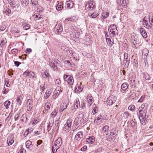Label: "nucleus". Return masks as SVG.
<instances>
[{"label":"nucleus","instance_id":"obj_7","mask_svg":"<svg viewBox=\"0 0 153 153\" xmlns=\"http://www.w3.org/2000/svg\"><path fill=\"white\" fill-rule=\"evenodd\" d=\"M131 42L134 45L136 46V45H137L138 42V40L137 39V37L135 34L133 33L131 35Z\"/></svg>","mask_w":153,"mask_h":153},{"label":"nucleus","instance_id":"obj_55","mask_svg":"<svg viewBox=\"0 0 153 153\" xmlns=\"http://www.w3.org/2000/svg\"><path fill=\"white\" fill-rule=\"evenodd\" d=\"M103 149L102 147H100L96 149V152L100 153L102 152Z\"/></svg>","mask_w":153,"mask_h":153},{"label":"nucleus","instance_id":"obj_24","mask_svg":"<svg viewBox=\"0 0 153 153\" xmlns=\"http://www.w3.org/2000/svg\"><path fill=\"white\" fill-rule=\"evenodd\" d=\"M68 84L69 85H72L74 82L73 78H72L71 75H70L67 79Z\"/></svg>","mask_w":153,"mask_h":153},{"label":"nucleus","instance_id":"obj_60","mask_svg":"<svg viewBox=\"0 0 153 153\" xmlns=\"http://www.w3.org/2000/svg\"><path fill=\"white\" fill-rule=\"evenodd\" d=\"M4 90L3 91V94H7L9 91V89L8 88H4Z\"/></svg>","mask_w":153,"mask_h":153},{"label":"nucleus","instance_id":"obj_20","mask_svg":"<svg viewBox=\"0 0 153 153\" xmlns=\"http://www.w3.org/2000/svg\"><path fill=\"white\" fill-rule=\"evenodd\" d=\"M51 103L50 101H47L45 103L44 108L45 111H48L50 109Z\"/></svg>","mask_w":153,"mask_h":153},{"label":"nucleus","instance_id":"obj_11","mask_svg":"<svg viewBox=\"0 0 153 153\" xmlns=\"http://www.w3.org/2000/svg\"><path fill=\"white\" fill-rule=\"evenodd\" d=\"M91 95V94H89L88 95L86 98V101L89 104V106H91L93 102V99Z\"/></svg>","mask_w":153,"mask_h":153},{"label":"nucleus","instance_id":"obj_33","mask_svg":"<svg viewBox=\"0 0 153 153\" xmlns=\"http://www.w3.org/2000/svg\"><path fill=\"white\" fill-rule=\"evenodd\" d=\"M6 42L7 41L6 39H2L0 42V47L2 49V48L4 47Z\"/></svg>","mask_w":153,"mask_h":153},{"label":"nucleus","instance_id":"obj_61","mask_svg":"<svg viewBox=\"0 0 153 153\" xmlns=\"http://www.w3.org/2000/svg\"><path fill=\"white\" fill-rule=\"evenodd\" d=\"M5 13L7 15H8L9 14L11 13V10L9 9H7Z\"/></svg>","mask_w":153,"mask_h":153},{"label":"nucleus","instance_id":"obj_54","mask_svg":"<svg viewBox=\"0 0 153 153\" xmlns=\"http://www.w3.org/2000/svg\"><path fill=\"white\" fill-rule=\"evenodd\" d=\"M79 117L80 118V121H81V120H83V118H84V116L83 114H79L78 118H79Z\"/></svg>","mask_w":153,"mask_h":153},{"label":"nucleus","instance_id":"obj_4","mask_svg":"<svg viewBox=\"0 0 153 153\" xmlns=\"http://www.w3.org/2000/svg\"><path fill=\"white\" fill-rule=\"evenodd\" d=\"M116 100V97L113 95L110 96L107 99L106 102L108 105H112Z\"/></svg>","mask_w":153,"mask_h":153},{"label":"nucleus","instance_id":"obj_15","mask_svg":"<svg viewBox=\"0 0 153 153\" xmlns=\"http://www.w3.org/2000/svg\"><path fill=\"white\" fill-rule=\"evenodd\" d=\"M66 4L67 6V8L70 9L73 7L74 3L71 0H69L66 2Z\"/></svg>","mask_w":153,"mask_h":153},{"label":"nucleus","instance_id":"obj_40","mask_svg":"<svg viewBox=\"0 0 153 153\" xmlns=\"http://www.w3.org/2000/svg\"><path fill=\"white\" fill-rule=\"evenodd\" d=\"M21 2L24 6H27L29 4L28 1H27V0H21Z\"/></svg>","mask_w":153,"mask_h":153},{"label":"nucleus","instance_id":"obj_37","mask_svg":"<svg viewBox=\"0 0 153 153\" xmlns=\"http://www.w3.org/2000/svg\"><path fill=\"white\" fill-rule=\"evenodd\" d=\"M128 109L129 110H130L131 111L133 112L135 110V106L134 105H131L129 106L128 108Z\"/></svg>","mask_w":153,"mask_h":153},{"label":"nucleus","instance_id":"obj_27","mask_svg":"<svg viewBox=\"0 0 153 153\" xmlns=\"http://www.w3.org/2000/svg\"><path fill=\"white\" fill-rule=\"evenodd\" d=\"M149 53V51L147 49H143L142 51V56H144V58H145V56L147 57L148 54Z\"/></svg>","mask_w":153,"mask_h":153},{"label":"nucleus","instance_id":"obj_49","mask_svg":"<svg viewBox=\"0 0 153 153\" xmlns=\"http://www.w3.org/2000/svg\"><path fill=\"white\" fill-rule=\"evenodd\" d=\"M144 77L146 79L149 80L150 78V77L149 74L147 73H146L144 74Z\"/></svg>","mask_w":153,"mask_h":153},{"label":"nucleus","instance_id":"obj_50","mask_svg":"<svg viewBox=\"0 0 153 153\" xmlns=\"http://www.w3.org/2000/svg\"><path fill=\"white\" fill-rule=\"evenodd\" d=\"M98 111V109L97 107H95L93 109V110L92 111V113H93L94 115L95 114H96L97 111Z\"/></svg>","mask_w":153,"mask_h":153},{"label":"nucleus","instance_id":"obj_28","mask_svg":"<svg viewBox=\"0 0 153 153\" xmlns=\"http://www.w3.org/2000/svg\"><path fill=\"white\" fill-rule=\"evenodd\" d=\"M109 12L104 11L102 13V17L103 19H105L109 15Z\"/></svg>","mask_w":153,"mask_h":153},{"label":"nucleus","instance_id":"obj_45","mask_svg":"<svg viewBox=\"0 0 153 153\" xmlns=\"http://www.w3.org/2000/svg\"><path fill=\"white\" fill-rule=\"evenodd\" d=\"M143 25L145 27L149 29H150L152 27V26L148 24V22L147 23H145V24Z\"/></svg>","mask_w":153,"mask_h":153},{"label":"nucleus","instance_id":"obj_19","mask_svg":"<svg viewBox=\"0 0 153 153\" xmlns=\"http://www.w3.org/2000/svg\"><path fill=\"white\" fill-rule=\"evenodd\" d=\"M110 35L111 36H114L117 35L118 33V30H110L109 32Z\"/></svg>","mask_w":153,"mask_h":153},{"label":"nucleus","instance_id":"obj_12","mask_svg":"<svg viewBox=\"0 0 153 153\" xmlns=\"http://www.w3.org/2000/svg\"><path fill=\"white\" fill-rule=\"evenodd\" d=\"M139 114H140L139 118H146V111H143V110H140L139 111Z\"/></svg>","mask_w":153,"mask_h":153},{"label":"nucleus","instance_id":"obj_41","mask_svg":"<svg viewBox=\"0 0 153 153\" xmlns=\"http://www.w3.org/2000/svg\"><path fill=\"white\" fill-rule=\"evenodd\" d=\"M33 130V129L32 128H30L27 131H25V136H27L28 134L30 133Z\"/></svg>","mask_w":153,"mask_h":153},{"label":"nucleus","instance_id":"obj_39","mask_svg":"<svg viewBox=\"0 0 153 153\" xmlns=\"http://www.w3.org/2000/svg\"><path fill=\"white\" fill-rule=\"evenodd\" d=\"M63 30V28L62 25H60L59 28L57 29L56 32L58 34H59V33H61Z\"/></svg>","mask_w":153,"mask_h":153},{"label":"nucleus","instance_id":"obj_53","mask_svg":"<svg viewBox=\"0 0 153 153\" xmlns=\"http://www.w3.org/2000/svg\"><path fill=\"white\" fill-rule=\"evenodd\" d=\"M145 98V96H142L138 100V102H142Z\"/></svg>","mask_w":153,"mask_h":153},{"label":"nucleus","instance_id":"obj_51","mask_svg":"<svg viewBox=\"0 0 153 153\" xmlns=\"http://www.w3.org/2000/svg\"><path fill=\"white\" fill-rule=\"evenodd\" d=\"M29 71H27V70L25 72H24L22 74L23 76L26 77L27 76H28L29 74Z\"/></svg>","mask_w":153,"mask_h":153},{"label":"nucleus","instance_id":"obj_36","mask_svg":"<svg viewBox=\"0 0 153 153\" xmlns=\"http://www.w3.org/2000/svg\"><path fill=\"white\" fill-rule=\"evenodd\" d=\"M89 16L92 18H95L97 16V14L96 12H94L93 13H90Z\"/></svg>","mask_w":153,"mask_h":153},{"label":"nucleus","instance_id":"obj_6","mask_svg":"<svg viewBox=\"0 0 153 153\" xmlns=\"http://www.w3.org/2000/svg\"><path fill=\"white\" fill-rule=\"evenodd\" d=\"M33 101L32 99H30L27 100L26 106L28 111H30L32 109L33 107Z\"/></svg>","mask_w":153,"mask_h":153},{"label":"nucleus","instance_id":"obj_21","mask_svg":"<svg viewBox=\"0 0 153 153\" xmlns=\"http://www.w3.org/2000/svg\"><path fill=\"white\" fill-rule=\"evenodd\" d=\"M22 99L23 95L21 94L18 96L16 101L19 105H21L22 102Z\"/></svg>","mask_w":153,"mask_h":153},{"label":"nucleus","instance_id":"obj_22","mask_svg":"<svg viewBox=\"0 0 153 153\" xmlns=\"http://www.w3.org/2000/svg\"><path fill=\"white\" fill-rule=\"evenodd\" d=\"M42 75L43 78H48V79L51 76L49 74V73L48 71H46L44 73H42Z\"/></svg>","mask_w":153,"mask_h":153},{"label":"nucleus","instance_id":"obj_38","mask_svg":"<svg viewBox=\"0 0 153 153\" xmlns=\"http://www.w3.org/2000/svg\"><path fill=\"white\" fill-rule=\"evenodd\" d=\"M25 145L26 148H29L31 146L32 142L30 140H27L26 142Z\"/></svg>","mask_w":153,"mask_h":153},{"label":"nucleus","instance_id":"obj_35","mask_svg":"<svg viewBox=\"0 0 153 153\" xmlns=\"http://www.w3.org/2000/svg\"><path fill=\"white\" fill-rule=\"evenodd\" d=\"M110 136H113V138L111 137V139H115V137L116 136V135L114 133V130H110Z\"/></svg>","mask_w":153,"mask_h":153},{"label":"nucleus","instance_id":"obj_3","mask_svg":"<svg viewBox=\"0 0 153 153\" xmlns=\"http://www.w3.org/2000/svg\"><path fill=\"white\" fill-rule=\"evenodd\" d=\"M63 88L60 87L58 86L56 88L53 92V98L55 99L58 97L61 92H62Z\"/></svg>","mask_w":153,"mask_h":153},{"label":"nucleus","instance_id":"obj_42","mask_svg":"<svg viewBox=\"0 0 153 153\" xmlns=\"http://www.w3.org/2000/svg\"><path fill=\"white\" fill-rule=\"evenodd\" d=\"M57 110L56 109H54V111H53L52 112L51 115L53 117L56 116L57 113Z\"/></svg>","mask_w":153,"mask_h":153},{"label":"nucleus","instance_id":"obj_5","mask_svg":"<svg viewBox=\"0 0 153 153\" xmlns=\"http://www.w3.org/2000/svg\"><path fill=\"white\" fill-rule=\"evenodd\" d=\"M57 60L52 61L51 62L49 60V65L51 67L54 71L56 70L57 69V64H58Z\"/></svg>","mask_w":153,"mask_h":153},{"label":"nucleus","instance_id":"obj_31","mask_svg":"<svg viewBox=\"0 0 153 153\" xmlns=\"http://www.w3.org/2000/svg\"><path fill=\"white\" fill-rule=\"evenodd\" d=\"M106 42L108 46L111 47L113 44V42L111 41V39L110 38H106Z\"/></svg>","mask_w":153,"mask_h":153},{"label":"nucleus","instance_id":"obj_57","mask_svg":"<svg viewBox=\"0 0 153 153\" xmlns=\"http://www.w3.org/2000/svg\"><path fill=\"white\" fill-rule=\"evenodd\" d=\"M10 101L7 100L4 103V106H8L10 105Z\"/></svg>","mask_w":153,"mask_h":153},{"label":"nucleus","instance_id":"obj_1","mask_svg":"<svg viewBox=\"0 0 153 153\" xmlns=\"http://www.w3.org/2000/svg\"><path fill=\"white\" fill-rule=\"evenodd\" d=\"M62 144V138L61 137H59L55 141L53 146L52 147V151L56 152L57 150L60 148Z\"/></svg>","mask_w":153,"mask_h":153},{"label":"nucleus","instance_id":"obj_26","mask_svg":"<svg viewBox=\"0 0 153 153\" xmlns=\"http://www.w3.org/2000/svg\"><path fill=\"white\" fill-rule=\"evenodd\" d=\"M22 24L24 29L27 30L30 28V26L29 25H27L26 22H22Z\"/></svg>","mask_w":153,"mask_h":153},{"label":"nucleus","instance_id":"obj_17","mask_svg":"<svg viewBox=\"0 0 153 153\" xmlns=\"http://www.w3.org/2000/svg\"><path fill=\"white\" fill-rule=\"evenodd\" d=\"M7 143L8 146L11 145L13 143L14 140L12 136H9L7 139Z\"/></svg>","mask_w":153,"mask_h":153},{"label":"nucleus","instance_id":"obj_14","mask_svg":"<svg viewBox=\"0 0 153 153\" xmlns=\"http://www.w3.org/2000/svg\"><path fill=\"white\" fill-rule=\"evenodd\" d=\"M54 120H51L49 121L47 124V130L48 131H49L51 129V127L53 124Z\"/></svg>","mask_w":153,"mask_h":153},{"label":"nucleus","instance_id":"obj_2","mask_svg":"<svg viewBox=\"0 0 153 153\" xmlns=\"http://www.w3.org/2000/svg\"><path fill=\"white\" fill-rule=\"evenodd\" d=\"M95 3L93 1H89L85 4V8L88 10H92L94 7Z\"/></svg>","mask_w":153,"mask_h":153},{"label":"nucleus","instance_id":"obj_8","mask_svg":"<svg viewBox=\"0 0 153 153\" xmlns=\"http://www.w3.org/2000/svg\"><path fill=\"white\" fill-rule=\"evenodd\" d=\"M72 121V120L71 119L68 120L66 123L64 125V129H68L69 128H70L71 126Z\"/></svg>","mask_w":153,"mask_h":153},{"label":"nucleus","instance_id":"obj_52","mask_svg":"<svg viewBox=\"0 0 153 153\" xmlns=\"http://www.w3.org/2000/svg\"><path fill=\"white\" fill-rule=\"evenodd\" d=\"M129 116V114L127 112H125L123 114V117L126 118Z\"/></svg>","mask_w":153,"mask_h":153},{"label":"nucleus","instance_id":"obj_62","mask_svg":"<svg viewBox=\"0 0 153 153\" xmlns=\"http://www.w3.org/2000/svg\"><path fill=\"white\" fill-rule=\"evenodd\" d=\"M26 117H27V116L26 114H23L22 116V119H21V120L23 121L25 119H26Z\"/></svg>","mask_w":153,"mask_h":153},{"label":"nucleus","instance_id":"obj_47","mask_svg":"<svg viewBox=\"0 0 153 153\" xmlns=\"http://www.w3.org/2000/svg\"><path fill=\"white\" fill-rule=\"evenodd\" d=\"M123 55L124 56L123 62L125 64V61L128 59V53H125Z\"/></svg>","mask_w":153,"mask_h":153},{"label":"nucleus","instance_id":"obj_13","mask_svg":"<svg viewBox=\"0 0 153 153\" xmlns=\"http://www.w3.org/2000/svg\"><path fill=\"white\" fill-rule=\"evenodd\" d=\"M95 141V138L94 136H91L86 139V142L92 144Z\"/></svg>","mask_w":153,"mask_h":153},{"label":"nucleus","instance_id":"obj_34","mask_svg":"<svg viewBox=\"0 0 153 153\" xmlns=\"http://www.w3.org/2000/svg\"><path fill=\"white\" fill-rule=\"evenodd\" d=\"M62 8L63 4L61 3H59L56 7V9L58 10H60Z\"/></svg>","mask_w":153,"mask_h":153},{"label":"nucleus","instance_id":"obj_56","mask_svg":"<svg viewBox=\"0 0 153 153\" xmlns=\"http://www.w3.org/2000/svg\"><path fill=\"white\" fill-rule=\"evenodd\" d=\"M61 81L60 79H57L55 81V84L56 85H59L61 84Z\"/></svg>","mask_w":153,"mask_h":153},{"label":"nucleus","instance_id":"obj_43","mask_svg":"<svg viewBox=\"0 0 153 153\" xmlns=\"http://www.w3.org/2000/svg\"><path fill=\"white\" fill-rule=\"evenodd\" d=\"M117 30V27L115 25H111L109 26V28H108V30Z\"/></svg>","mask_w":153,"mask_h":153},{"label":"nucleus","instance_id":"obj_16","mask_svg":"<svg viewBox=\"0 0 153 153\" xmlns=\"http://www.w3.org/2000/svg\"><path fill=\"white\" fill-rule=\"evenodd\" d=\"M10 4L13 7L18 8L20 6V4L19 1H13L11 2L10 3Z\"/></svg>","mask_w":153,"mask_h":153},{"label":"nucleus","instance_id":"obj_23","mask_svg":"<svg viewBox=\"0 0 153 153\" xmlns=\"http://www.w3.org/2000/svg\"><path fill=\"white\" fill-rule=\"evenodd\" d=\"M148 105L146 103H144L142 104L140 106V108L143 110V111H146V109L148 108Z\"/></svg>","mask_w":153,"mask_h":153},{"label":"nucleus","instance_id":"obj_48","mask_svg":"<svg viewBox=\"0 0 153 153\" xmlns=\"http://www.w3.org/2000/svg\"><path fill=\"white\" fill-rule=\"evenodd\" d=\"M149 22L150 25L152 27V26L153 25V18L152 17L149 18Z\"/></svg>","mask_w":153,"mask_h":153},{"label":"nucleus","instance_id":"obj_25","mask_svg":"<svg viewBox=\"0 0 153 153\" xmlns=\"http://www.w3.org/2000/svg\"><path fill=\"white\" fill-rule=\"evenodd\" d=\"M109 126L107 125H105L102 128L101 131L102 133H106L108 130Z\"/></svg>","mask_w":153,"mask_h":153},{"label":"nucleus","instance_id":"obj_58","mask_svg":"<svg viewBox=\"0 0 153 153\" xmlns=\"http://www.w3.org/2000/svg\"><path fill=\"white\" fill-rule=\"evenodd\" d=\"M62 107L64 109H65L67 107V104L66 103H63L62 105H61Z\"/></svg>","mask_w":153,"mask_h":153},{"label":"nucleus","instance_id":"obj_44","mask_svg":"<svg viewBox=\"0 0 153 153\" xmlns=\"http://www.w3.org/2000/svg\"><path fill=\"white\" fill-rule=\"evenodd\" d=\"M120 2L123 6L124 7L126 6L127 4L126 0H120Z\"/></svg>","mask_w":153,"mask_h":153},{"label":"nucleus","instance_id":"obj_63","mask_svg":"<svg viewBox=\"0 0 153 153\" xmlns=\"http://www.w3.org/2000/svg\"><path fill=\"white\" fill-rule=\"evenodd\" d=\"M31 51L32 50L30 48H27L25 51V52L28 54H29Z\"/></svg>","mask_w":153,"mask_h":153},{"label":"nucleus","instance_id":"obj_30","mask_svg":"<svg viewBox=\"0 0 153 153\" xmlns=\"http://www.w3.org/2000/svg\"><path fill=\"white\" fill-rule=\"evenodd\" d=\"M51 93V91L50 90H47L45 94V98L46 99L48 98Z\"/></svg>","mask_w":153,"mask_h":153},{"label":"nucleus","instance_id":"obj_46","mask_svg":"<svg viewBox=\"0 0 153 153\" xmlns=\"http://www.w3.org/2000/svg\"><path fill=\"white\" fill-rule=\"evenodd\" d=\"M34 74L33 72L30 71L29 72V74L28 76L30 78H33L34 77Z\"/></svg>","mask_w":153,"mask_h":153},{"label":"nucleus","instance_id":"obj_59","mask_svg":"<svg viewBox=\"0 0 153 153\" xmlns=\"http://www.w3.org/2000/svg\"><path fill=\"white\" fill-rule=\"evenodd\" d=\"M76 105V108H78V105H79V107H80L79 102V100H77L76 102V104H75V105Z\"/></svg>","mask_w":153,"mask_h":153},{"label":"nucleus","instance_id":"obj_9","mask_svg":"<svg viewBox=\"0 0 153 153\" xmlns=\"http://www.w3.org/2000/svg\"><path fill=\"white\" fill-rule=\"evenodd\" d=\"M104 119V118L102 114H100L97 117V118L95 119L94 120V123L97 125H98L99 124L97 121H102Z\"/></svg>","mask_w":153,"mask_h":153},{"label":"nucleus","instance_id":"obj_18","mask_svg":"<svg viewBox=\"0 0 153 153\" xmlns=\"http://www.w3.org/2000/svg\"><path fill=\"white\" fill-rule=\"evenodd\" d=\"M140 32L143 38H146L147 37V33L143 28H140Z\"/></svg>","mask_w":153,"mask_h":153},{"label":"nucleus","instance_id":"obj_32","mask_svg":"<svg viewBox=\"0 0 153 153\" xmlns=\"http://www.w3.org/2000/svg\"><path fill=\"white\" fill-rule=\"evenodd\" d=\"M140 120V122L143 125H145L147 122V120H146V118H139Z\"/></svg>","mask_w":153,"mask_h":153},{"label":"nucleus","instance_id":"obj_10","mask_svg":"<svg viewBox=\"0 0 153 153\" xmlns=\"http://www.w3.org/2000/svg\"><path fill=\"white\" fill-rule=\"evenodd\" d=\"M128 86V84L126 82L123 83L121 86V89L122 90L121 92L122 93H125V91L127 89Z\"/></svg>","mask_w":153,"mask_h":153},{"label":"nucleus","instance_id":"obj_64","mask_svg":"<svg viewBox=\"0 0 153 153\" xmlns=\"http://www.w3.org/2000/svg\"><path fill=\"white\" fill-rule=\"evenodd\" d=\"M18 153H26V150L24 149H21Z\"/></svg>","mask_w":153,"mask_h":153},{"label":"nucleus","instance_id":"obj_29","mask_svg":"<svg viewBox=\"0 0 153 153\" xmlns=\"http://www.w3.org/2000/svg\"><path fill=\"white\" fill-rule=\"evenodd\" d=\"M83 135L82 132L80 131L77 133L75 136V138L78 139V137L79 139H81Z\"/></svg>","mask_w":153,"mask_h":153}]
</instances>
